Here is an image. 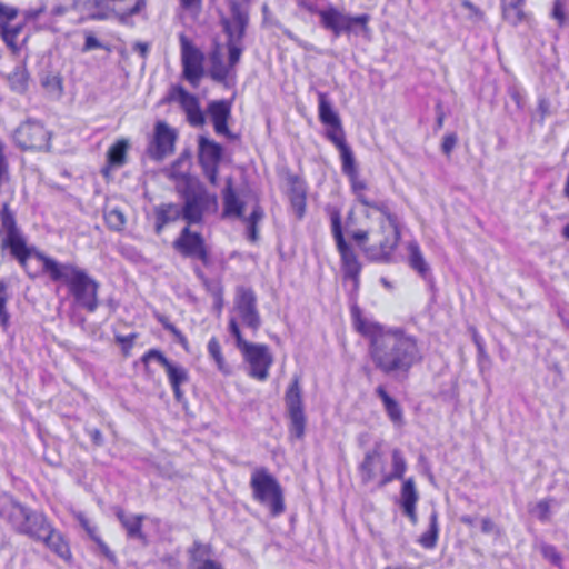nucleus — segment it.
<instances>
[{
    "label": "nucleus",
    "instance_id": "nucleus-13",
    "mask_svg": "<svg viewBox=\"0 0 569 569\" xmlns=\"http://www.w3.org/2000/svg\"><path fill=\"white\" fill-rule=\"evenodd\" d=\"M181 63L184 79L197 87L204 74L203 53L183 34L180 36Z\"/></svg>",
    "mask_w": 569,
    "mask_h": 569
},
{
    "label": "nucleus",
    "instance_id": "nucleus-49",
    "mask_svg": "<svg viewBox=\"0 0 569 569\" xmlns=\"http://www.w3.org/2000/svg\"><path fill=\"white\" fill-rule=\"evenodd\" d=\"M456 143H457L456 134L451 133V134L446 136L443 138L442 146H441L443 153L449 154L452 151V149L455 148Z\"/></svg>",
    "mask_w": 569,
    "mask_h": 569
},
{
    "label": "nucleus",
    "instance_id": "nucleus-15",
    "mask_svg": "<svg viewBox=\"0 0 569 569\" xmlns=\"http://www.w3.org/2000/svg\"><path fill=\"white\" fill-rule=\"evenodd\" d=\"M331 227L346 274L349 277H356L359 272L360 266L353 249L342 237V227L338 212L331 214Z\"/></svg>",
    "mask_w": 569,
    "mask_h": 569
},
{
    "label": "nucleus",
    "instance_id": "nucleus-16",
    "mask_svg": "<svg viewBox=\"0 0 569 569\" xmlns=\"http://www.w3.org/2000/svg\"><path fill=\"white\" fill-rule=\"evenodd\" d=\"M286 406L291 420V433L300 438L305 432V415L300 388L297 380L292 381L286 393Z\"/></svg>",
    "mask_w": 569,
    "mask_h": 569
},
{
    "label": "nucleus",
    "instance_id": "nucleus-30",
    "mask_svg": "<svg viewBox=\"0 0 569 569\" xmlns=\"http://www.w3.org/2000/svg\"><path fill=\"white\" fill-rule=\"evenodd\" d=\"M117 517L122 523V526L126 528L128 536L130 538H137L143 540L144 537L140 530L141 527V517L138 516H128L124 515L123 511L119 510L117 512Z\"/></svg>",
    "mask_w": 569,
    "mask_h": 569
},
{
    "label": "nucleus",
    "instance_id": "nucleus-4",
    "mask_svg": "<svg viewBox=\"0 0 569 569\" xmlns=\"http://www.w3.org/2000/svg\"><path fill=\"white\" fill-rule=\"evenodd\" d=\"M41 263L42 270L49 274L53 281H62L68 284L76 302L93 311L97 308L98 283L91 279L83 270L73 264L59 263L51 258L42 254H36Z\"/></svg>",
    "mask_w": 569,
    "mask_h": 569
},
{
    "label": "nucleus",
    "instance_id": "nucleus-37",
    "mask_svg": "<svg viewBox=\"0 0 569 569\" xmlns=\"http://www.w3.org/2000/svg\"><path fill=\"white\" fill-rule=\"evenodd\" d=\"M42 86L47 91L56 98H60L63 93V82L59 74L49 73L42 79Z\"/></svg>",
    "mask_w": 569,
    "mask_h": 569
},
{
    "label": "nucleus",
    "instance_id": "nucleus-51",
    "mask_svg": "<svg viewBox=\"0 0 569 569\" xmlns=\"http://www.w3.org/2000/svg\"><path fill=\"white\" fill-rule=\"evenodd\" d=\"M100 47H101L100 42L93 36H87L84 48H83L84 51H90L93 49H98Z\"/></svg>",
    "mask_w": 569,
    "mask_h": 569
},
{
    "label": "nucleus",
    "instance_id": "nucleus-31",
    "mask_svg": "<svg viewBox=\"0 0 569 569\" xmlns=\"http://www.w3.org/2000/svg\"><path fill=\"white\" fill-rule=\"evenodd\" d=\"M208 352H209V356L211 357V359L214 361L218 370L228 376L231 373V368L230 366L226 362L223 356H222V351H221V347H220V343L218 341V339L216 338H211L208 342Z\"/></svg>",
    "mask_w": 569,
    "mask_h": 569
},
{
    "label": "nucleus",
    "instance_id": "nucleus-41",
    "mask_svg": "<svg viewBox=\"0 0 569 569\" xmlns=\"http://www.w3.org/2000/svg\"><path fill=\"white\" fill-rule=\"evenodd\" d=\"M106 223L112 230H121L126 224L124 214L118 209H111L106 212Z\"/></svg>",
    "mask_w": 569,
    "mask_h": 569
},
{
    "label": "nucleus",
    "instance_id": "nucleus-39",
    "mask_svg": "<svg viewBox=\"0 0 569 569\" xmlns=\"http://www.w3.org/2000/svg\"><path fill=\"white\" fill-rule=\"evenodd\" d=\"M9 299L7 284L0 280V325L3 330L8 328L9 325V313L6 309V303Z\"/></svg>",
    "mask_w": 569,
    "mask_h": 569
},
{
    "label": "nucleus",
    "instance_id": "nucleus-23",
    "mask_svg": "<svg viewBox=\"0 0 569 569\" xmlns=\"http://www.w3.org/2000/svg\"><path fill=\"white\" fill-rule=\"evenodd\" d=\"M208 112L218 134L228 136L227 121L230 118V104L226 101H213L209 104Z\"/></svg>",
    "mask_w": 569,
    "mask_h": 569
},
{
    "label": "nucleus",
    "instance_id": "nucleus-47",
    "mask_svg": "<svg viewBox=\"0 0 569 569\" xmlns=\"http://www.w3.org/2000/svg\"><path fill=\"white\" fill-rule=\"evenodd\" d=\"M79 521L82 526V528L87 531V533L90 536L92 540H94L102 549H106L104 543L99 539V537L96 535V528L92 527L88 519L84 517H79Z\"/></svg>",
    "mask_w": 569,
    "mask_h": 569
},
{
    "label": "nucleus",
    "instance_id": "nucleus-35",
    "mask_svg": "<svg viewBox=\"0 0 569 569\" xmlns=\"http://www.w3.org/2000/svg\"><path fill=\"white\" fill-rule=\"evenodd\" d=\"M409 263L420 274H425L428 270V266L422 257V253L417 243H409L408 246Z\"/></svg>",
    "mask_w": 569,
    "mask_h": 569
},
{
    "label": "nucleus",
    "instance_id": "nucleus-46",
    "mask_svg": "<svg viewBox=\"0 0 569 569\" xmlns=\"http://www.w3.org/2000/svg\"><path fill=\"white\" fill-rule=\"evenodd\" d=\"M79 521L82 526V528L87 531V533L90 536L92 540H94L102 549H106L104 543L99 539V537L96 535V528L92 527L88 519L84 517H79Z\"/></svg>",
    "mask_w": 569,
    "mask_h": 569
},
{
    "label": "nucleus",
    "instance_id": "nucleus-44",
    "mask_svg": "<svg viewBox=\"0 0 569 569\" xmlns=\"http://www.w3.org/2000/svg\"><path fill=\"white\" fill-rule=\"evenodd\" d=\"M462 7L465 9L468 10L469 14H468V18L473 21V22H479V21H482L483 18H485V13L479 9L477 8L476 6H473L470 1L468 0H463L462 1Z\"/></svg>",
    "mask_w": 569,
    "mask_h": 569
},
{
    "label": "nucleus",
    "instance_id": "nucleus-24",
    "mask_svg": "<svg viewBox=\"0 0 569 569\" xmlns=\"http://www.w3.org/2000/svg\"><path fill=\"white\" fill-rule=\"evenodd\" d=\"M418 499L419 495L416 490L413 480H406L401 489V507L403 509V513L409 518L412 525L418 522V517L416 513V505Z\"/></svg>",
    "mask_w": 569,
    "mask_h": 569
},
{
    "label": "nucleus",
    "instance_id": "nucleus-55",
    "mask_svg": "<svg viewBox=\"0 0 569 569\" xmlns=\"http://www.w3.org/2000/svg\"><path fill=\"white\" fill-rule=\"evenodd\" d=\"M91 438L93 439V441L97 443V445H100L101 443V433L98 431V430H93L91 432Z\"/></svg>",
    "mask_w": 569,
    "mask_h": 569
},
{
    "label": "nucleus",
    "instance_id": "nucleus-17",
    "mask_svg": "<svg viewBox=\"0 0 569 569\" xmlns=\"http://www.w3.org/2000/svg\"><path fill=\"white\" fill-rule=\"evenodd\" d=\"M320 17L322 24L332 30L335 34H339L342 31H349L355 24H359L366 29L369 21L368 14L350 17L333 8L321 11Z\"/></svg>",
    "mask_w": 569,
    "mask_h": 569
},
{
    "label": "nucleus",
    "instance_id": "nucleus-6",
    "mask_svg": "<svg viewBox=\"0 0 569 569\" xmlns=\"http://www.w3.org/2000/svg\"><path fill=\"white\" fill-rule=\"evenodd\" d=\"M407 469L406 460L400 449H393L391 453V462L383 453L382 443H376L373 449L366 453L360 465L361 478L365 482L380 479V487L391 482L395 479L403 477Z\"/></svg>",
    "mask_w": 569,
    "mask_h": 569
},
{
    "label": "nucleus",
    "instance_id": "nucleus-18",
    "mask_svg": "<svg viewBox=\"0 0 569 569\" xmlns=\"http://www.w3.org/2000/svg\"><path fill=\"white\" fill-rule=\"evenodd\" d=\"M221 153L222 149L218 143L206 137L199 138V160L212 184L217 182V168L221 160Z\"/></svg>",
    "mask_w": 569,
    "mask_h": 569
},
{
    "label": "nucleus",
    "instance_id": "nucleus-34",
    "mask_svg": "<svg viewBox=\"0 0 569 569\" xmlns=\"http://www.w3.org/2000/svg\"><path fill=\"white\" fill-rule=\"evenodd\" d=\"M438 532V516L437 512H432L430 516L429 530L420 537V545L427 549H432L437 543Z\"/></svg>",
    "mask_w": 569,
    "mask_h": 569
},
{
    "label": "nucleus",
    "instance_id": "nucleus-25",
    "mask_svg": "<svg viewBox=\"0 0 569 569\" xmlns=\"http://www.w3.org/2000/svg\"><path fill=\"white\" fill-rule=\"evenodd\" d=\"M40 541H42L61 559L68 561L71 558L69 543L66 541L63 536L54 529L50 528L49 532H47Z\"/></svg>",
    "mask_w": 569,
    "mask_h": 569
},
{
    "label": "nucleus",
    "instance_id": "nucleus-27",
    "mask_svg": "<svg viewBox=\"0 0 569 569\" xmlns=\"http://www.w3.org/2000/svg\"><path fill=\"white\" fill-rule=\"evenodd\" d=\"M129 141L127 139H119L113 143L107 152V161L109 167L120 168L127 162V153L129 150Z\"/></svg>",
    "mask_w": 569,
    "mask_h": 569
},
{
    "label": "nucleus",
    "instance_id": "nucleus-28",
    "mask_svg": "<svg viewBox=\"0 0 569 569\" xmlns=\"http://www.w3.org/2000/svg\"><path fill=\"white\" fill-rule=\"evenodd\" d=\"M378 397L381 399L385 410L389 419L397 426L402 425V410L399 403L391 398L382 387H378L376 390Z\"/></svg>",
    "mask_w": 569,
    "mask_h": 569
},
{
    "label": "nucleus",
    "instance_id": "nucleus-61",
    "mask_svg": "<svg viewBox=\"0 0 569 569\" xmlns=\"http://www.w3.org/2000/svg\"><path fill=\"white\" fill-rule=\"evenodd\" d=\"M0 156H3V146L0 143Z\"/></svg>",
    "mask_w": 569,
    "mask_h": 569
},
{
    "label": "nucleus",
    "instance_id": "nucleus-48",
    "mask_svg": "<svg viewBox=\"0 0 569 569\" xmlns=\"http://www.w3.org/2000/svg\"><path fill=\"white\" fill-rule=\"evenodd\" d=\"M181 7L191 14H197L202 6V0H179Z\"/></svg>",
    "mask_w": 569,
    "mask_h": 569
},
{
    "label": "nucleus",
    "instance_id": "nucleus-53",
    "mask_svg": "<svg viewBox=\"0 0 569 569\" xmlns=\"http://www.w3.org/2000/svg\"><path fill=\"white\" fill-rule=\"evenodd\" d=\"M167 328L177 337L178 341L184 348H187V339H186V337L180 331H178L174 327H172V326H167Z\"/></svg>",
    "mask_w": 569,
    "mask_h": 569
},
{
    "label": "nucleus",
    "instance_id": "nucleus-8",
    "mask_svg": "<svg viewBox=\"0 0 569 569\" xmlns=\"http://www.w3.org/2000/svg\"><path fill=\"white\" fill-rule=\"evenodd\" d=\"M229 331L234 338L236 347L241 352L244 362L249 368V376L259 381H264L269 377V369L273 363V356L270 349L260 343H252L244 340L241 336L234 319L229 322Z\"/></svg>",
    "mask_w": 569,
    "mask_h": 569
},
{
    "label": "nucleus",
    "instance_id": "nucleus-59",
    "mask_svg": "<svg viewBox=\"0 0 569 569\" xmlns=\"http://www.w3.org/2000/svg\"><path fill=\"white\" fill-rule=\"evenodd\" d=\"M462 521L466 522V523H470L471 522L470 519L467 518V517L462 518Z\"/></svg>",
    "mask_w": 569,
    "mask_h": 569
},
{
    "label": "nucleus",
    "instance_id": "nucleus-45",
    "mask_svg": "<svg viewBox=\"0 0 569 569\" xmlns=\"http://www.w3.org/2000/svg\"><path fill=\"white\" fill-rule=\"evenodd\" d=\"M17 14L18 11L16 8L0 2V23H10L13 19H16Z\"/></svg>",
    "mask_w": 569,
    "mask_h": 569
},
{
    "label": "nucleus",
    "instance_id": "nucleus-22",
    "mask_svg": "<svg viewBox=\"0 0 569 569\" xmlns=\"http://www.w3.org/2000/svg\"><path fill=\"white\" fill-rule=\"evenodd\" d=\"M172 100L179 102L184 112L187 113L188 120L192 126H202L204 123V117L200 110L198 100L192 94L188 93L183 89H178L172 94Z\"/></svg>",
    "mask_w": 569,
    "mask_h": 569
},
{
    "label": "nucleus",
    "instance_id": "nucleus-33",
    "mask_svg": "<svg viewBox=\"0 0 569 569\" xmlns=\"http://www.w3.org/2000/svg\"><path fill=\"white\" fill-rule=\"evenodd\" d=\"M340 151V158L342 162V171L349 178V181L359 179L355 158L349 147L342 148Z\"/></svg>",
    "mask_w": 569,
    "mask_h": 569
},
{
    "label": "nucleus",
    "instance_id": "nucleus-40",
    "mask_svg": "<svg viewBox=\"0 0 569 569\" xmlns=\"http://www.w3.org/2000/svg\"><path fill=\"white\" fill-rule=\"evenodd\" d=\"M552 507V500L543 499L536 502L530 512L541 521H548L550 519V511Z\"/></svg>",
    "mask_w": 569,
    "mask_h": 569
},
{
    "label": "nucleus",
    "instance_id": "nucleus-63",
    "mask_svg": "<svg viewBox=\"0 0 569 569\" xmlns=\"http://www.w3.org/2000/svg\"><path fill=\"white\" fill-rule=\"evenodd\" d=\"M386 569H402V568H391V567H388V568H386Z\"/></svg>",
    "mask_w": 569,
    "mask_h": 569
},
{
    "label": "nucleus",
    "instance_id": "nucleus-26",
    "mask_svg": "<svg viewBox=\"0 0 569 569\" xmlns=\"http://www.w3.org/2000/svg\"><path fill=\"white\" fill-rule=\"evenodd\" d=\"M523 4L525 0H501L503 19L513 26L523 22L527 19Z\"/></svg>",
    "mask_w": 569,
    "mask_h": 569
},
{
    "label": "nucleus",
    "instance_id": "nucleus-12",
    "mask_svg": "<svg viewBox=\"0 0 569 569\" xmlns=\"http://www.w3.org/2000/svg\"><path fill=\"white\" fill-rule=\"evenodd\" d=\"M355 196V203L351 207L345 226L370 218L375 210H385V206L373 201L368 196V184L360 178L350 182Z\"/></svg>",
    "mask_w": 569,
    "mask_h": 569
},
{
    "label": "nucleus",
    "instance_id": "nucleus-50",
    "mask_svg": "<svg viewBox=\"0 0 569 569\" xmlns=\"http://www.w3.org/2000/svg\"><path fill=\"white\" fill-rule=\"evenodd\" d=\"M552 17L557 19L560 24L565 21L563 3L561 0H556Z\"/></svg>",
    "mask_w": 569,
    "mask_h": 569
},
{
    "label": "nucleus",
    "instance_id": "nucleus-62",
    "mask_svg": "<svg viewBox=\"0 0 569 569\" xmlns=\"http://www.w3.org/2000/svg\"><path fill=\"white\" fill-rule=\"evenodd\" d=\"M301 4H306L305 0H299Z\"/></svg>",
    "mask_w": 569,
    "mask_h": 569
},
{
    "label": "nucleus",
    "instance_id": "nucleus-9",
    "mask_svg": "<svg viewBox=\"0 0 569 569\" xmlns=\"http://www.w3.org/2000/svg\"><path fill=\"white\" fill-rule=\"evenodd\" d=\"M224 216L240 218L247 222L250 241L258 239L257 223L262 219V211L253 197H238L232 190L231 180H227L223 191Z\"/></svg>",
    "mask_w": 569,
    "mask_h": 569
},
{
    "label": "nucleus",
    "instance_id": "nucleus-38",
    "mask_svg": "<svg viewBox=\"0 0 569 569\" xmlns=\"http://www.w3.org/2000/svg\"><path fill=\"white\" fill-rule=\"evenodd\" d=\"M208 548L206 546H199L196 548L193 552V559H194V569H222L219 563L206 559L202 560V557L208 555Z\"/></svg>",
    "mask_w": 569,
    "mask_h": 569
},
{
    "label": "nucleus",
    "instance_id": "nucleus-58",
    "mask_svg": "<svg viewBox=\"0 0 569 569\" xmlns=\"http://www.w3.org/2000/svg\"><path fill=\"white\" fill-rule=\"evenodd\" d=\"M566 194L567 197L569 198V174H568V179H567V183H566Z\"/></svg>",
    "mask_w": 569,
    "mask_h": 569
},
{
    "label": "nucleus",
    "instance_id": "nucleus-7",
    "mask_svg": "<svg viewBox=\"0 0 569 569\" xmlns=\"http://www.w3.org/2000/svg\"><path fill=\"white\" fill-rule=\"evenodd\" d=\"M0 516L7 519L18 532L36 541H40L51 528L42 513L22 507L9 496L0 497Z\"/></svg>",
    "mask_w": 569,
    "mask_h": 569
},
{
    "label": "nucleus",
    "instance_id": "nucleus-56",
    "mask_svg": "<svg viewBox=\"0 0 569 569\" xmlns=\"http://www.w3.org/2000/svg\"><path fill=\"white\" fill-rule=\"evenodd\" d=\"M293 206L300 211L302 209V199L297 198L293 200Z\"/></svg>",
    "mask_w": 569,
    "mask_h": 569
},
{
    "label": "nucleus",
    "instance_id": "nucleus-43",
    "mask_svg": "<svg viewBox=\"0 0 569 569\" xmlns=\"http://www.w3.org/2000/svg\"><path fill=\"white\" fill-rule=\"evenodd\" d=\"M330 130L328 132L329 139L335 143V146L341 150L342 148H347L348 146L345 143L343 133L341 129V124L338 126H329Z\"/></svg>",
    "mask_w": 569,
    "mask_h": 569
},
{
    "label": "nucleus",
    "instance_id": "nucleus-52",
    "mask_svg": "<svg viewBox=\"0 0 569 569\" xmlns=\"http://www.w3.org/2000/svg\"><path fill=\"white\" fill-rule=\"evenodd\" d=\"M7 179V164L4 160V156H0V186Z\"/></svg>",
    "mask_w": 569,
    "mask_h": 569
},
{
    "label": "nucleus",
    "instance_id": "nucleus-21",
    "mask_svg": "<svg viewBox=\"0 0 569 569\" xmlns=\"http://www.w3.org/2000/svg\"><path fill=\"white\" fill-rule=\"evenodd\" d=\"M174 247L184 256L198 258L202 261L207 259V252L203 244V239L197 232L186 227L181 236L176 240Z\"/></svg>",
    "mask_w": 569,
    "mask_h": 569
},
{
    "label": "nucleus",
    "instance_id": "nucleus-32",
    "mask_svg": "<svg viewBox=\"0 0 569 569\" xmlns=\"http://www.w3.org/2000/svg\"><path fill=\"white\" fill-rule=\"evenodd\" d=\"M319 117L327 126H338L340 120L333 111L325 94H319Z\"/></svg>",
    "mask_w": 569,
    "mask_h": 569
},
{
    "label": "nucleus",
    "instance_id": "nucleus-2",
    "mask_svg": "<svg viewBox=\"0 0 569 569\" xmlns=\"http://www.w3.org/2000/svg\"><path fill=\"white\" fill-rule=\"evenodd\" d=\"M345 232L371 258H388L399 241L395 218L385 210H375L370 218L345 226Z\"/></svg>",
    "mask_w": 569,
    "mask_h": 569
},
{
    "label": "nucleus",
    "instance_id": "nucleus-20",
    "mask_svg": "<svg viewBox=\"0 0 569 569\" xmlns=\"http://www.w3.org/2000/svg\"><path fill=\"white\" fill-rule=\"evenodd\" d=\"M151 360L158 361L166 370L170 385L173 389L174 396L177 399L181 398L180 386L188 380L187 370L181 367L170 362L162 353L157 350H150L144 357L143 361L148 363Z\"/></svg>",
    "mask_w": 569,
    "mask_h": 569
},
{
    "label": "nucleus",
    "instance_id": "nucleus-57",
    "mask_svg": "<svg viewBox=\"0 0 569 569\" xmlns=\"http://www.w3.org/2000/svg\"><path fill=\"white\" fill-rule=\"evenodd\" d=\"M562 234H563L567 239H569V223L563 228V230H562Z\"/></svg>",
    "mask_w": 569,
    "mask_h": 569
},
{
    "label": "nucleus",
    "instance_id": "nucleus-3",
    "mask_svg": "<svg viewBox=\"0 0 569 569\" xmlns=\"http://www.w3.org/2000/svg\"><path fill=\"white\" fill-rule=\"evenodd\" d=\"M246 3L247 0H230L232 17L224 21V30L229 36L228 48L217 46L210 54L209 73L216 81L222 82L231 77L240 59L241 49L237 41L242 37L247 24Z\"/></svg>",
    "mask_w": 569,
    "mask_h": 569
},
{
    "label": "nucleus",
    "instance_id": "nucleus-19",
    "mask_svg": "<svg viewBox=\"0 0 569 569\" xmlns=\"http://www.w3.org/2000/svg\"><path fill=\"white\" fill-rule=\"evenodd\" d=\"M256 299L252 291L247 289H240L237 295L234 305V316L231 318L240 319L244 325L252 329H258L260 325L259 315L256 309Z\"/></svg>",
    "mask_w": 569,
    "mask_h": 569
},
{
    "label": "nucleus",
    "instance_id": "nucleus-14",
    "mask_svg": "<svg viewBox=\"0 0 569 569\" xmlns=\"http://www.w3.org/2000/svg\"><path fill=\"white\" fill-rule=\"evenodd\" d=\"M176 139L177 133L172 128L162 121L157 122L148 149L150 157L160 160L171 154L174 150Z\"/></svg>",
    "mask_w": 569,
    "mask_h": 569
},
{
    "label": "nucleus",
    "instance_id": "nucleus-1",
    "mask_svg": "<svg viewBox=\"0 0 569 569\" xmlns=\"http://www.w3.org/2000/svg\"><path fill=\"white\" fill-rule=\"evenodd\" d=\"M356 330L370 340V357L385 373H407L422 358L416 337L399 328H387L352 311Z\"/></svg>",
    "mask_w": 569,
    "mask_h": 569
},
{
    "label": "nucleus",
    "instance_id": "nucleus-29",
    "mask_svg": "<svg viewBox=\"0 0 569 569\" xmlns=\"http://www.w3.org/2000/svg\"><path fill=\"white\" fill-rule=\"evenodd\" d=\"M184 209L186 204L183 206V208H180L177 204H167L162 207L158 213L157 232H160L163 224L171 221H176L180 218L186 220L188 223H197L198 221H189V219L184 217Z\"/></svg>",
    "mask_w": 569,
    "mask_h": 569
},
{
    "label": "nucleus",
    "instance_id": "nucleus-36",
    "mask_svg": "<svg viewBox=\"0 0 569 569\" xmlns=\"http://www.w3.org/2000/svg\"><path fill=\"white\" fill-rule=\"evenodd\" d=\"M0 31L3 41L10 47L13 51L17 50V38L21 32L20 26H11L10 23H0Z\"/></svg>",
    "mask_w": 569,
    "mask_h": 569
},
{
    "label": "nucleus",
    "instance_id": "nucleus-54",
    "mask_svg": "<svg viewBox=\"0 0 569 569\" xmlns=\"http://www.w3.org/2000/svg\"><path fill=\"white\" fill-rule=\"evenodd\" d=\"M495 523L490 519H482L481 521V530L485 533H490L495 530Z\"/></svg>",
    "mask_w": 569,
    "mask_h": 569
},
{
    "label": "nucleus",
    "instance_id": "nucleus-5",
    "mask_svg": "<svg viewBox=\"0 0 569 569\" xmlns=\"http://www.w3.org/2000/svg\"><path fill=\"white\" fill-rule=\"evenodd\" d=\"M190 162L188 159H179L170 169L171 179L186 184L184 217L189 221H200L202 216L214 212L218 208L216 196L208 193L198 182L188 176Z\"/></svg>",
    "mask_w": 569,
    "mask_h": 569
},
{
    "label": "nucleus",
    "instance_id": "nucleus-60",
    "mask_svg": "<svg viewBox=\"0 0 569 569\" xmlns=\"http://www.w3.org/2000/svg\"><path fill=\"white\" fill-rule=\"evenodd\" d=\"M118 340H119V341H121V342L129 341V339H128V338H118Z\"/></svg>",
    "mask_w": 569,
    "mask_h": 569
},
{
    "label": "nucleus",
    "instance_id": "nucleus-11",
    "mask_svg": "<svg viewBox=\"0 0 569 569\" xmlns=\"http://www.w3.org/2000/svg\"><path fill=\"white\" fill-rule=\"evenodd\" d=\"M16 144L22 150H47L50 143V132L37 121H26L14 131Z\"/></svg>",
    "mask_w": 569,
    "mask_h": 569
},
{
    "label": "nucleus",
    "instance_id": "nucleus-42",
    "mask_svg": "<svg viewBox=\"0 0 569 569\" xmlns=\"http://www.w3.org/2000/svg\"><path fill=\"white\" fill-rule=\"evenodd\" d=\"M539 550H540V553L542 555V557L548 560L549 562H551L552 565L555 566H558L560 567L561 566V562H562V557L561 555L558 552V550L556 549V547L551 546V545H547V543H541L539 546Z\"/></svg>",
    "mask_w": 569,
    "mask_h": 569
},
{
    "label": "nucleus",
    "instance_id": "nucleus-10",
    "mask_svg": "<svg viewBox=\"0 0 569 569\" xmlns=\"http://www.w3.org/2000/svg\"><path fill=\"white\" fill-rule=\"evenodd\" d=\"M251 486L254 498L268 506L273 515L282 512L281 491L277 481L266 471L259 470L252 475Z\"/></svg>",
    "mask_w": 569,
    "mask_h": 569
}]
</instances>
